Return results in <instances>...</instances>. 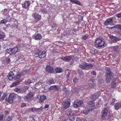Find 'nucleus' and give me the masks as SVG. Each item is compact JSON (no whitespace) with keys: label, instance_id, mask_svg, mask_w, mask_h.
Instances as JSON below:
<instances>
[{"label":"nucleus","instance_id":"44","mask_svg":"<svg viewBox=\"0 0 121 121\" xmlns=\"http://www.w3.org/2000/svg\"><path fill=\"white\" fill-rule=\"evenodd\" d=\"M116 84L114 82H112L111 83V87L112 88H114L116 86Z\"/></svg>","mask_w":121,"mask_h":121},{"label":"nucleus","instance_id":"39","mask_svg":"<svg viewBox=\"0 0 121 121\" xmlns=\"http://www.w3.org/2000/svg\"><path fill=\"white\" fill-rule=\"evenodd\" d=\"M39 53H40V51H38L37 53L35 54V56L36 57H39Z\"/></svg>","mask_w":121,"mask_h":121},{"label":"nucleus","instance_id":"1","mask_svg":"<svg viewBox=\"0 0 121 121\" xmlns=\"http://www.w3.org/2000/svg\"><path fill=\"white\" fill-rule=\"evenodd\" d=\"M105 69L106 70V81L108 83H109L110 80L113 78V74L110 71L109 68L106 67Z\"/></svg>","mask_w":121,"mask_h":121},{"label":"nucleus","instance_id":"7","mask_svg":"<svg viewBox=\"0 0 121 121\" xmlns=\"http://www.w3.org/2000/svg\"><path fill=\"white\" fill-rule=\"evenodd\" d=\"M87 109L91 111L94 109L95 108L94 101H90L88 102Z\"/></svg>","mask_w":121,"mask_h":121},{"label":"nucleus","instance_id":"50","mask_svg":"<svg viewBox=\"0 0 121 121\" xmlns=\"http://www.w3.org/2000/svg\"><path fill=\"white\" fill-rule=\"evenodd\" d=\"M32 82L31 81L29 80H28L26 82V85H28L30 84Z\"/></svg>","mask_w":121,"mask_h":121},{"label":"nucleus","instance_id":"8","mask_svg":"<svg viewBox=\"0 0 121 121\" xmlns=\"http://www.w3.org/2000/svg\"><path fill=\"white\" fill-rule=\"evenodd\" d=\"M113 18H108L106 20L104 23V25L107 26L108 25H112V24L113 22Z\"/></svg>","mask_w":121,"mask_h":121},{"label":"nucleus","instance_id":"10","mask_svg":"<svg viewBox=\"0 0 121 121\" xmlns=\"http://www.w3.org/2000/svg\"><path fill=\"white\" fill-rule=\"evenodd\" d=\"M33 15L35 22H36L39 21L41 19L40 16L37 13H34Z\"/></svg>","mask_w":121,"mask_h":121},{"label":"nucleus","instance_id":"47","mask_svg":"<svg viewBox=\"0 0 121 121\" xmlns=\"http://www.w3.org/2000/svg\"><path fill=\"white\" fill-rule=\"evenodd\" d=\"M6 120L8 121H11L12 120V118L10 116H9L7 118Z\"/></svg>","mask_w":121,"mask_h":121},{"label":"nucleus","instance_id":"28","mask_svg":"<svg viewBox=\"0 0 121 121\" xmlns=\"http://www.w3.org/2000/svg\"><path fill=\"white\" fill-rule=\"evenodd\" d=\"M71 91L73 93H77L78 92V90H77V89L75 88L72 87L71 90Z\"/></svg>","mask_w":121,"mask_h":121},{"label":"nucleus","instance_id":"14","mask_svg":"<svg viewBox=\"0 0 121 121\" xmlns=\"http://www.w3.org/2000/svg\"><path fill=\"white\" fill-rule=\"evenodd\" d=\"M12 53L13 54H15L17 52H18L20 51V48L18 47H15L13 48H11Z\"/></svg>","mask_w":121,"mask_h":121},{"label":"nucleus","instance_id":"25","mask_svg":"<svg viewBox=\"0 0 121 121\" xmlns=\"http://www.w3.org/2000/svg\"><path fill=\"white\" fill-rule=\"evenodd\" d=\"M121 107V104L119 103H117L115 105V109L117 110L119 108Z\"/></svg>","mask_w":121,"mask_h":121},{"label":"nucleus","instance_id":"29","mask_svg":"<svg viewBox=\"0 0 121 121\" xmlns=\"http://www.w3.org/2000/svg\"><path fill=\"white\" fill-rule=\"evenodd\" d=\"M6 53H9L10 54H11L12 53V50H11V48H9L7 49L6 51Z\"/></svg>","mask_w":121,"mask_h":121},{"label":"nucleus","instance_id":"35","mask_svg":"<svg viewBox=\"0 0 121 121\" xmlns=\"http://www.w3.org/2000/svg\"><path fill=\"white\" fill-rule=\"evenodd\" d=\"M69 117L70 120L74 121V117L73 115L69 116Z\"/></svg>","mask_w":121,"mask_h":121},{"label":"nucleus","instance_id":"31","mask_svg":"<svg viewBox=\"0 0 121 121\" xmlns=\"http://www.w3.org/2000/svg\"><path fill=\"white\" fill-rule=\"evenodd\" d=\"M19 82H14L12 84L10 85V86L12 87L15 86L19 84Z\"/></svg>","mask_w":121,"mask_h":121},{"label":"nucleus","instance_id":"48","mask_svg":"<svg viewBox=\"0 0 121 121\" xmlns=\"http://www.w3.org/2000/svg\"><path fill=\"white\" fill-rule=\"evenodd\" d=\"M6 95V94L5 93H4L3 94V95L2 96V100H3L5 98V97Z\"/></svg>","mask_w":121,"mask_h":121},{"label":"nucleus","instance_id":"55","mask_svg":"<svg viewBox=\"0 0 121 121\" xmlns=\"http://www.w3.org/2000/svg\"><path fill=\"white\" fill-rule=\"evenodd\" d=\"M91 74H93L94 75H96V73L95 71H93L91 72Z\"/></svg>","mask_w":121,"mask_h":121},{"label":"nucleus","instance_id":"20","mask_svg":"<svg viewBox=\"0 0 121 121\" xmlns=\"http://www.w3.org/2000/svg\"><path fill=\"white\" fill-rule=\"evenodd\" d=\"M59 89L58 86L56 85H54L51 86L49 88V89L50 90H57Z\"/></svg>","mask_w":121,"mask_h":121},{"label":"nucleus","instance_id":"59","mask_svg":"<svg viewBox=\"0 0 121 121\" xmlns=\"http://www.w3.org/2000/svg\"><path fill=\"white\" fill-rule=\"evenodd\" d=\"M49 107V105H47V104H46L45 107H44V108H48Z\"/></svg>","mask_w":121,"mask_h":121},{"label":"nucleus","instance_id":"30","mask_svg":"<svg viewBox=\"0 0 121 121\" xmlns=\"http://www.w3.org/2000/svg\"><path fill=\"white\" fill-rule=\"evenodd\" d=\"M47 83L51 84H52L54 83L55 82H54V80L52 78H51L49 80L48 82H47Z\"/></svg>","mask_w":121,"mask_h":121},{"label":"nucleus","instance_id":"41","mask_svg":"<svg viewBox=\"0 0 121 121\" xmlns=\"http://www.w3.org/2000/svg\"><path fill=\"white\" fill-rule=\"evenodd\" d=\"M98 97V96L97 95V94H96L94 95L93 97V98L94 99H97Z\"/></svg>","mask_w":121,"mask_h":121},{"label":"nucleus","instance_id":"64","mask_svg":"<svg viewBox=\"0 0 121 121\" xmlns=\"http://www.w3.org/2000/svg\"><path fill=\"white\" fill-rule=\"evenodd\" d=\"M21 47H22V46H23V45H21Z\"/></svg>","mask_w":121,"mask_h":121},{"label":"nucleus","instance_id":"61","mask_svg":"<svg viewBox=\"0 0 121 121\" xmlns=\"http://www.w3.org/2000/svg\"><path fill=\"white\" fill-rule=\"evenodd\" d=\"M66 76H67V78H68L69 77V75H66Z\"/></svg>","mask_w":121,"mask_h":121},{"label":"nucleus","instance_id":"17","mask_svg":"<svg viewBox=\"0 0 121 121\" xmlns=\"http://www.w3.org/2000/svg\"><path fill=\"white\" fill-rule=\"evenodd\" d=\"M107 112L108 110L107 108H104L103 109L102 112V117H104L106 115Z\"/></svg>","mask_w":121,"mask_h":121},{"label":"nucleus","instance_id":"52","mask_svg":"<svg viewBox=\"0 0 121 121\" xmlns=\"http://www.w3.org/2000/svg\"><path fill=\"white\" fill-rule=\"evenodd\" d=\"M101 100H100V101H99L98 103H97L96 105L97 107H98L99 105L101 104Z\"/></svg>","mask_w":121,"mask_h":121},{"label":"nucleus","instance_id":"2","mask_svg":"<svg viewBox=\"0 0 121 121\" xmlns=\"http://www.w3.org/2000/svg\"><path fill=\"white\" fill-rule=\"evenodd\" d=\"M94 44L97 47L104 48L105 46L104 41L100 39H97L95 40Z\"/></svg>","mask_w":121,"mask_h":121},{"label":"nucleus","instance_id":"42","mask_svg":"<svg viewBox=\"0 0 121 121\" xmlns=\"http://www.w3.org/2000/svg\"><path fill=\"white\" fill-rule=\"evenodd\" d=\"M116 28H119L121 29V25H115L114 26Z\"/></svg>","mask_w":121,"mask_h":121},{"label":"nucleus","instance_id":"4","mask_svg":"<svg viewBox=\"0 0 121 121\" xmlns=\"http://www.w3.org/2000/svg\"><path fill=\"white\" fill-rule=\"evenodd\" d=\"M70 100L69 99H66L62 103V108L64 109H66L70 106Z\"/></svg>","mask_w":121,"mask_h":121},{"label":"nucleus","instance_id":"45","mask_svg":"<svg viewBox=\"0 0 121 121\" xmlns=\"http://www.w3.org/2000/svg\"><path fill=\"white\" fill-rule=\"evenodd\" d=\"M115 16L117 17L120 18L121 17V13L116 14Z\"/></svg>","mask_w":121,"mask_h":121},{"label":"nucleus","instance_id":"58","mask_svg":"<svg viewBox=\"0 0 121 121\" xmlns=\"http://www.w3.org/2000/svg\"><path fill=\"white\" fill-rule=\"evenodd\" d=\"M10 109H8V111H6L5 112L7 113H9L10 112Z\"/></svg>","mask_w":121,"mask_h":121},{"label":"nucleus","instance_id":"53","mask_svg":"<svg viewBox=\"0 0 121 121\" xmlns=\"http://www.w3.org/2000/svg\"><path fill=\"white\" fill-rule=\"evenodd\" d=\"M26 104L25 103H23L22 104H21V106L22 107H23L25 106H26Z\"/></svg>","mask_w":121,"mask_h":121},{"label":"nucleus","instance_id":"12","mask_svg":"<svg viewBox=\"0 0 121 121\" xmlns=\"http://www.w3.org/2000/svg\"><path fill=\"white\" fill-rule=\"evenodd\" d=\"M46 70L49 73H52L54 71V70L52 67L50 65L47 66Z\"/></svg>","mask_w":121,"mask_h":121},{"label":"nucleus","instance_id":"62","mask_svg":"<svg viewBox=\"0 0 121 121\" xmlns=\"http://www.w3.org/2000/svg\"><path fill=\"white\" fill-rule=\"evenodd\" d=\"M9 59H8V62L9 63Z\"/></svg>","mask_w":121,"mask_h":121},{"label":"nucleus","instance_id":"15","mask_svg":"<svg viewBox=\"0 0 121 121\" xmlns=\"http://www.w3.org/2000/svg\"><path fill=\"white\" fill-rule=\"evenodd\" d=\"M14 77L13 73L12 72H10L8 75L7 77L10 80H12Z\"/></svg>","mask_w":121,"mask_h":121},{"label":"nucleus","instance_id":"6","mask_svg":"<svg viewBox=\"0 0 121 121\" xmlns=\"http://www.w3.org/2000/svg\"><path fill=\"white\" fill-rule=\"evenodd\" d=\"M83 102L82 100H75L74 102L73 106L75 108H77L82 106L83 105Z\"/></svg>","mask_w":121,"mask_h":121},{"label":"nucleus","instance_id":"36","mask_svg":"<svg viewBox=\"0 0 121 121\" xmlns=\"http://www.w3.org/2000/svg\"><path fill=\"white\" fill-rule=\"evenodd\" d=\"M7 22V21L6 20L4 19L1 21L0 23L5 24Z\"/></svg>","mask_w":121,"mask_h":121},{"label":"nucleus","instance_id":"57","mask_svg":"<svg viewBox=\"0 0 121 121\" xmlns=\"http://www.w3.org/2000/svg\"><path fill=\"white\" fill-rule=\"evenodd\" d=\"M3 118V115H0V121L2 120Z\"/></svg>","mask_w":121,"mask_h":121},{"label":"nucleus","instance_id":"56","mask_svg":"<svg viewBox=\"0 0 121 121\" xmlns=\"http://www.w3.org/2000/svg\"><path fill=\"white\" fill-rule=\"evenodd\" d=\"M77 81L78 79L76 78L73 79V81L74 83L76 82Z\"/></svg>","mask_w":121,"mask_h":121},{"label":"nucleus","instance_id":"3","mask_svg":"<svg viewBox=\"0 0 121 121\" xmlns=\"http://www.w3.org/2000/svg\"><path fill=\"white\" fill-rule=\"evenodd\" d=\"M79 67L82 69L88 70L92 68L93 65L91 64L87 63L85 62L79 65Z\"/></svg>","mask_w":121,"mask_h":121},{"label":"nucleus","instance_id":"26","mask_svg":"<svg viewBox=\"0 0 121 121\" xmlns=\"http://www.w3.org/2000/svg\"><path fill=\"white\" fill-rule=\"evenodd\" d=\"M67 113L68 117L70 116H71L73 115V111L70 110V111H67Z\"/></svg>","mask_w":121,"mask_h":121},{"label":"nucleus","instance_id":"23","mask_svg":"<svg viewBox=\"0 0 121 121\" xmlns=\"http://www.w3.org/2000/svg\"><path fill=\"white\" fill-rule=\"evenodd\" d=\"M46 99V97L42 95L41 96L39 100L40 102L41 103L43 102Z\"/></svg>","mask_w":121,"mask_h":121},{"label":"nucleus","instance_id":"51","mask_svg":"<svg viewBox=\"0 0 121 121\" xmlns=\"http://www.w3.org/2000/svg\"><path fill=\"white\" fill-rule=\"evenodd\" d=\"M118 46H116L115 47H113V50H114L115 51H116L118 49Z\"/></svg>","mask_w":121,"mask_h":121},{"label":"nucleus","instance_id":"34","mask_svg":"<svg viewBox=\"0 0 121 121\" xmlns=\"http://www.w3.org/2000/svg\"><path fill=\"white\" fill-rule=\"evenodd\" d=\"M24 60V58L22 57H19V59H18V61L21 63H22L23 62Z\"/></svg>","mask_w":121,"mask_h":121},{"label":"nucleus","instance_id":"27","mask_svg":"<svg viewBox=\"0 0 121 121\" xmlns=\"http://www.w3.org/2000/svg\"><path fill=\"white\" fill-rule=\"evenodd\" d=\"M56 72L57 73H60L62 72V69L61 68L58 67L55 69Z\"/></svg>","mask_w":121,"mask_h":121},{"label":"nucleus","instance_id":"33","mask_svg":"<svg viewBox=\"0 0 121 121\" xmlns=\"http://www.w3.org/2000/svg\"><path fill=\"white\" fill-rule=\"evenodd\" d=\"M43 83V82L42 80H40L36 84V86H40Z\"/></svg>","mask_w":121,"mask_h":121},{"label":"nucleus","instance_id":"40","mask_svg":"<svg viewBox=\"0 0 121 121\" xmlns=\"http://www.w3.org/2000/svg\"><path fill=\"white\" fill-rule=\"evenodd\" d=\"M62 90L64 91V93H65L67 95V92H68L67 89L65 87H64L63 88Z\"/></svg>","mask_w":121,"mask_h":121},{"label":"nucleus","instance_id":"11","mask_svg":"<svg viewBox=\"0 0 121 121\" xmlns=\"http://www.w3.org/2000/svg\"><path fill=\"white\" fill-rule=\"evenodd\" d=\"M33 37L36 40H40L41 39L42 36V35L39 34H35L33 36Z\"/></svg>","mask_w":121,"mask_h":121},{"label":"nucleus","instance_id":"32","mask_svg":"<svg viewBox=\"0 0 121 121\" xmlns=\"http://www.w3.org/2000/svg\"><path fill=\"white\" fill-rule=\"evenodd\" d=\"M4 32H0V39L4 38Z\"/></svg>","mask_w":121,"mask_h":121},{"label":"nucleus","instance_id":"49","mask_svg":"<svg viewBox=\"0 0 121 121\" xmlns=\"http://www.w3.org/2000/svg\"><path fill=\"white\" fill-rule=\"evenodd\" d=\"M94 61L92 59H88L87 60V61L89 62H93Z\"/></svg>","mask_w":121,"mask_h":121},{"label":"nucleus","instance_id":"37","mask_svg":"<svg viewBox=\"0 0 121 121\" xmlns=\"http://www.w3.org/2000/svg\"><path fill=\"white\" fill-rule=\"evenodd\" d=\"M89 111L88 109H87L86 110H84L83 112V113L85 115H86L88 113Z\"/></svg>","mask_w":121,"mask_h":121},{"label":"nucleus","instance_id":"9","mask_svg":"<svg viewBox=\"0 0 121 121\" xmlns=\"http://www.w3.org/2000/svg\"><path fill=\"white\" fill-rule=\"evenodd\" d=\"M15 94L14 93H12L10 94L9 97L8 101L10 104L12 103L15 97Z\"/></svg>","mask_w":121,"mask_h":121},{"label":"nucleus","instance_id":"24","mask_svg":"<svg viewBox=\"0 0 121 121\" xmlns=\"http://www.w3.org/2000/svg\"><path fill=\"white\" fill-rule=\"evenodd\" d=\"M22 74L21 73H18L16 74L15 78L16 79H19L22 75Z\"/></svg>","mask_w":121,"mask_h":121},{"label":"nucleus","instance_id":"18","mask_svg":"<svg viewBox=\"0 0 121 121\" xmlns=\"http://www.w3.org/2000/svg\"><path fill=\"white\" fill-rule=\"evenodd\" d=\"M46 56V52L43 51L42 52H40L39 55V58H44Z\"/></svg>","mask_w":121,"mask_h":121},{"label":"nucleus","instance_id":"60","mask_svg":"<svg viewBox=\"0 0 121 121\" xmlns=\"http://www.w3.org/2000/svg\"><path fill=\"white\" fill-rule=\"evenodd\" d=\"M115 26H114L113 27H109V28L110 29H112V28H116V27H115L114 26H115Z\"/></svg>","mask_w":121,"mask_h":121},{"label":"nucleus","instance_id":"54","mask_svg":"<svg viewBox=\"0 0 121 121\" xmlns=\"http://www.w3.org/2000/svg\"><path fill=\"white\" fill-rule=\"evenodd\" d=\"M56 27V24H54L52 26V27L55 28Z\"/></svg>","mask_w":121,"mask_h":121},{"label":"nucleus","instance_id":"13","mask_svg":"<svg viewBox=\"0 0 121 121\" xmlns=\"http://www.w3.org/2000/svg\"><path fill=\"white\" fill-rule=\"evenodd\" d=\"M61 59L64 61H68L71 60L72 57L71 56L62 57Z\"/></svg>","mask_w":121,"mask_h":121},{"label":"nucleus","instance_id":"46","mask_svg":"<svg viewBox=\"0 0 121 121\" xmlns=\"http://www.w3.org/2000/svg\"><path fill=\"white\" fill-rule=\"evenodd\" d=\"M77 121H84V120L82 118H77Z\"/></svg>","mask_w":121,"mask_h":121},{"label":"nucleus","instance_id":"22","mask_svg":"<svg viewBox=\"0 0 121 121\" xmlns=\"http://www.w3.org/2000/svg\"><path fill=\"white\" fill-rule=\"evenodd\" d=\"M30 4V2L29 1H27L25 2L22 4L23 7L25 8L29 6Z\"/></svg>","mask_w":121,"mask_h":121},{"label":"nucleus","instance_id":"21","mask_svg":"<svg viewBox=\"0 0 121 121\" xmlns=\"http://www.w3.org/2000/svg\"><path fill=\"white\" fill-rule=\"evenodd\" d=\"M34 96L33 93L31 92H30L28 93L27 96L25 97L24 99H29Z\"/></svg>","mask_w":121,"mask_h":121},{"label":"nucleus","instance_id":"19","mask_svg":"<svg viewBox=\"0 0 121 121\" xmlns=\"http://www.w3.org/2000/svg\"><path fill=\"white\" fill-rule=\"evenodd\" d=\"M95 84L93 81L92 80H91L89 81L88 86L90 88H92L94 87V86Z\"/></svg>","mask_w":121,"mask_h":121},{"label":"nucleus","instance_id":"5","mask_svg":"<svg viewBox=\"0 0 121 121\" xmlns=\"http://www.w3.org/2000/svg\"><path fill=\"white\" fill-rule=\"evenodd\" d=\"M28 87L27 86L20 88H16L14 89L15 91L18 93H23L26 91Z\"/></svg>","mask_w":121,"mask_h":121},{"label":"nucleus","instance_id":"16","mask_svg":"<svg viewBox=\"0 0 121 121\" xmlns=\"http://www.w3.org/2000/svg\"><path fill=\"white\" fill-rule=\"evenodd\" d=\"M109 37L110 39L112 40L113 42H115L119 40L118 38L112 36H110Z\"/></svg>","mask_w":121,"mask_h":121},{"label":"nucleus","instance_id":"63","mask_svg":"<svg viewBox=\"0 0 121 121\" xmlns=\"http://www.w3.org/2000/svg\"><path fill=\"white\" fill-rule=\"evenodd\" d=\"M18 98L19 99V98L20 99H21V97H19V96H18Z\"/></svg>","mask_w":121,"mask_h":121},{"label":"nucleus","instance_id":"38","mask_svg":"<svg viewBox=\"0 0 121 121\" xmlns=\"http://www.w3.org/2000/svg\"><path fill=\"white\" fill-rule=\"evenodd\" d=\"M89 37L88 35H85L82 37V39L84 40H86L87 39H88Z\"/></svg>","mask_w":121,"mask_h":121},{"label":"nucleus","instance_id":"43","mask_svg":"<svg viewBox=\"0 0 121 121\" xmlns=\"http://www.w3.org/2000/svg\"><path fill=\"white\" fill-rule=\"evenodd\" d=\"M37 109L35 108H32L31 109V110L32 112H34L35 111H37Z\"/></svg>","mask_w":121,"mask_h":121}]
</instances>
